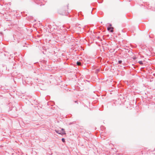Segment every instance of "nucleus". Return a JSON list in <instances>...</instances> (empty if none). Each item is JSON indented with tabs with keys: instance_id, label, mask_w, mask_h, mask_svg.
I'll return each mask as SVG.
<instances>
[{
	"instance_id": "nucleus-9",
	"label": "nucleus",
	"mask_w": 155,
	"mask_h": 155,
	"mask_svg": "<svg viewBox=\"0 0 155 155\" xmlns=\"http://www.w3.org/2000/svg\"><path fill=\"white\" fill-rule=\"evenodd\" d=\"M110 26H111V25H110Z\"/></svg>"
},
{
	"instance_id": "nucleus-3",
	"label": "nucleus",
	"mask_w": 155,
	"mask_h": 155,
	"mask_svg": "<svg viewBox=\"0 0 155 155\" xmlns=\"http://www.w3.org/2000/svg\"><path fill=\"white\" fill-rule=\"evenodd\" d=\"M138 63L140 64H143L142 61H139L138 62Z\"/></svg>"
},
{
	"instance_id": "nucleus-10",
	"label": "nucleus",
	"mask_w": 155,
	"mask_h": 155,
	"mask_svg": "<svg viewBox=\"0 0 155 155\" xmlns=\"http://www.w3.org/2000/svg\"><path fill=\"white\" fill-rule=\"evenodd\" d=\"M75 102H77V101H75Z\"/></svg>"
},
{
	"instance_id": "nucleus-6",
	"label": "nucleus",
	"mask_w": 155,
	"mask_h": 155,
	"mask_svg": "<svg viewBox=\"0 0 155 155\" xmlns=\"http://www.w3.org/2000/svg\"><path fill=\"white\" fill-rule=\"evenodd\" d=\"M111 28H110V27H108L107 28V29L108 30H109L110 29H111Z\"/></svg>"
},
{
	"instance_id": "nucleus-8",
	"label": "nucleus",
	"mask_w": 155,
	"mask_h": 155,
	"mask_svg": "<svg viewBox=\"0 0 155 155\" xmlns=\"http://www.w3.org/2000/svg\"><path fill=\"white\" fill-rule=\"evenodd\" d=\"M61 130H62V131H64V129H63V128H62Z\"/></svg>"
},
{
	"instance_id": "nucleus-4",
	"label": "nucleus",
	"mask_w": 155,
	"mask_h": 155,
	"mask_svg": "<svg viewBox=\"0 0 155 155\" xmlns=\"http://www.w3.org/2000/svg\"><path fill=\"white\" fill-rule=\"evenodd\" d=\"M61 140H62V141L63 142H65V139L64 138H62L61 139Z\"/></svg>"
},
{
	"instance_id": "nucleus-7",
	"label": "nucleus",
	"mask_w": 155,
	"mask_h": 155,
	"mask_svg": "<svg viewBox=\"0 0 155 155\" xmlns=\"http://www.w3.org/2000/svg\"><path fill=\"white\" fill-rule=\"evenodd\" d=\"M113 31V30L112 29V30H110V32H112Z\"/></svg>"
},
{
	"instance_id": "nucleus-2",
	"label": "nucleus",
	"mask_w": 155,
	"mask_h": 155,
	"mask_svg": "<svg viewBox=\"0 0 155 155\" xmlns=\"http://www.w3.org/2000/svg\"><path fill=\"white\" fill-rule=\"evenodd\" d=\"M77 64L78 65H81V62L78 61L77 62Z\"/></svg>"
},
{
	"instance_id": "nucleus-5",
	"label": "nucleus",
	"mask_w": 155,
	"mask_h": 155,
	"mask_svg": "<svg viewBox=\"0 0 155 155\" xmlns=\"http://www.w3.org/2000/svg\"><path fill=\"white\" fill-rule=\"evenodd\" d=\"M122 61L121 60L118 61V63L119 64H120L122 63Z\"/></svg>"
},
{
	"instance_id": "nucleus-1",
	"label": "nucleus",
	"mask_w": 155,
	"mask_h": 155,
	"mask_svg": "<svg viewBox=\"0 0 155 155\" xmlns=\"http://www.w3.org/2000/svg\"><path fill=\"white\" fill-rule=\"evenodd\" d=\"M55 131L57 133L59 134H66V133H65V132L64 131V132H63L62 133H61V131L59 130H55Z\"/></svg>"
}]
</instances>
